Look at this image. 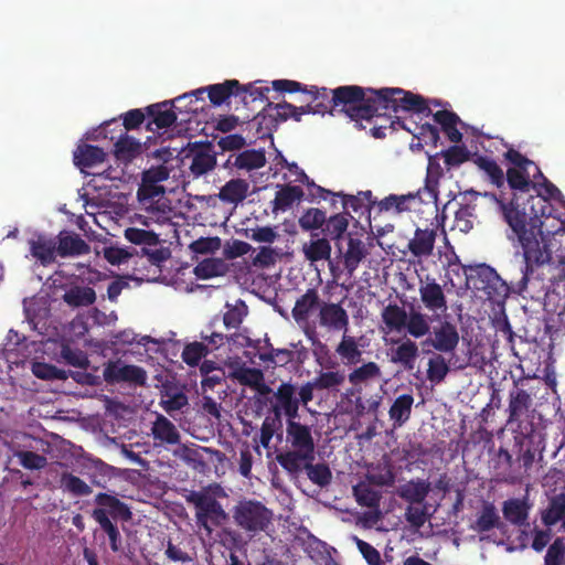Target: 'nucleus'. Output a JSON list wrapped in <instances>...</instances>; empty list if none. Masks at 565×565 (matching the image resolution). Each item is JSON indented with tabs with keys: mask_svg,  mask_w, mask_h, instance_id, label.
<instances>
[{
	"mask_svg": "<svg viewBox=\"0 0 565 565\" xmlns=\"http://www.w3.org/2000/svg\"><path fill=\"white\" fill-rule=\"evenodd\" d=\"M109 140L114 142V154L120 161H131L140 152L141 143L130 137L128 132L111 135Z\"/></svg>",
	"mask_w": 565,
	"mask_h": 565,
	"instance_id": "c756f323",
	"label": "nucleus"
},
{
	"mask_svg": "<svg viewBox=\"0 0 565 565\" xmlns=\"http://www.w3.org/2000/svg\"><path fill=\"white\" fill-rule=\"evenodd\" d=\"M185 158L191 159L189 169L195 178L209 173L216 167V152L210 141L189 142Z\"/></svg>",
	"mask_w": 565,
	"mask_h": 565,
	"instance_id": "1a4fd4ad",
	"label": "nucleus"
},
{
	"mask_svg": "<svg viewBox=\"0 0 565 565\" xmlns=\"http://www.w3.org/2000/svg\"><path fill=\"white\" fill-rule=\"evenodd\" d=\"M318 320L320 327L329 331L348 332L349 330V315L340 303L322 302L318 312Z\"/></svg>",
	"mask_w": 565,
	"mask_h": 565,
	"instance_id": "2eb2a0df",
	"label": "nucleus"
},
{
	"mask_svg": "<svg viewBox=\"0 0 565 565\" xmlns=\"http://www.w3.org/2000/svg\"><path fill=\"white\" fill-rule=\"evenodd\" d=\"M95 503L98 505L95 510H104L109 519L115 521H129L131 519L129 507L115 495L100 492L95 497Z\"/></svg>",
	"mask_w": 565,
	"mask_h": 565,
	"instance_id": "b1692460",
	"label": "nucleus"
},
{
	"mask_svg": "<svg viewBox=\"0 0 565 565\" xmlns=\"http://www.w3.org/2000/svg\"><path fill=\"white\" fill-rule=\"evenodd\" d=\"M207 96L214 106H221L231 96L238 97L243 89L242 84L237 79H226L223 83L206 86Z\"/></svg>",
	"mask_w": 565,
	"mask_h": 565,
	"instance_id": "c85d7f7f",
	"label": "nucleus"
},
{
	"mask_svg": "<svg viewBox=\"0 0 565 565\" xmlns=\"http://www.w3.org/2000/svg\"><path fill=\"white\" fill-rule=\"evenodd\" d=\"M55 242L57 256L62 258L87 255L90 252L89 244L74 232L61 231Z\"/></svg>",
	"mask_w": 565,
	"mask_h": 565,
	"instance_id": "a211bd4d",
	"label": "nucleus"
},
{
	"mask_svg": "<svg viewBox=\"0 0 565 565\" xmlns=\"http://www.w3.org/2000/svg\"><path fill=\"white\" fill-rule=\"evenodd\" d=\"M459 343V333L456 326L449 321H443L434 328L431 337L427 338L423 345L433 347L436 351L450 353Z\"/></svg>",
	"mask_w": 565,
	"mask_h": 565,
	"instance_id": "4468645a",
	"label": "nucleus"
},
{
	"mask_svg": "<svg viewBox=\"0 0 565 565\" xmlns=\"http://www.w3.org/2000/svg\"><path fill=\"white\" fill-rule=\"evenodd\" d=\"M231 512L234 524L250 537L266 532L273 523V511L256 499L238 500Z\"/></svg>",
	"mask_w": 565,
	"mask_h": 565,
	"instance_id": "423d86ee",
	"label": "nucleus"
},
{
	"mask_svg": "<svg viewBox=\"0 0 565 565\" xmlns=\"http://www.w3.org/2000/svg\"><path fill=\"white\" fill-rule=\"evenodd\" d=\"M210 353V348L204 342L186 343L182 350V361L189 366H198L203 358Z\"/></svg>",
	"mask_w": 565,
	"mask_h": 565,
	"instance_id": "4d7b16f0",
	"label": "nucleus"
},
{
	"mask_svg": "<svg viewBox=\"0 0 565 565\" xmlns=\"http://www.w3.org/2000/svg\"><path fill=\"white\" fill-rule=\"evenodd\" d=\"M418 195L417 193H407V194H390L384 198L380 203L381 211H394L396 213H402L411 210V202H413Z\"/></svg>",
	"mask_w": 565,
	"mask_h": 565,
	"instance_id": "8fccbe9b",
	"label": "nucleus"
},
{
	"mask_svg": "<svg viewBox=\"0 0 565 565\" xmlns=\"http://www.w3.org/2000/svg\"><path fill=\"white\" fill-rule=\"evenodd\" d=\"M277 462L291 476H298L305 470V465L308 461H313L315 456L305 454L297 450H288L277 455Z\"/></svg>",
	"mask_w": 565,
	"mask_h": 565,
	"instance_id": "473e14b6",
	"label": "nucleus"
},
{
	"mask_svg": "<svg viewBox=\"0 0 565 565\" xmlns=\"http://www.w3.org/2000/svg\"><path fill=\"white\" fill-rule=\"evenodd\" d=\"M382 320L390 330L402 331L407 321V312L396 303L387 305L382 311Z\"/></svg>",
	"mask_w": 565,
	"mask_h": 565,
	"instance_id": "09e8293b",
	"label": "nucleus"
},
{
	"mask_svg": "<svg viewBox=\"0 0 565 565\" xmlns=\"http://www.w3.org/2000/svg\"><path fill=\"white\" fill-rule=\"evenodd\" d=\"M174 104V99H169L143 107V128L151 134L143 141V156L149 164L143 169V226L147 227L154 217L158 222L168 221L171 211L164 186L159 182L169 178L167 163L172 160L173 151L168 142L180 132Z\"/></svg>",
	"mask_w": 565,
	"mask_h": 565,
	"instance_id": "f257e3e1",
	"label": "nucleus"
},
{
	"mask_svg": "<svg viewBox=\"0 0 565 565\" xmlns=\"http://www.w3.org/2000/svg\"><path fill=\"white\" fill-rule=\"evenodd\" d=\"M441 157L445 160V164L448 169L459 167L463 162L468 161L471 157L470 151L465 146L454 145L446 150L440 151Z\"/></svg>",
	"mask_w": 565,
	"mask_h": 565,
	"instance_id": "69168bd1",
	"label": "nucleus"
},
{
	"mask_svg": "<svg viewBox=\"0 0 565 565\" xmlns=\"http://www.w3.org/2000/svg\"><path fill=\"white\" fill-rule=\"evenodd\" d=\"M532 405V394L521 386V380L514 381L513 388L509 393L507 424H518L520 427L521 418L531 409Z\"/></svg>",
	"mask_w": 565,
	"mask_h": 565,
	"instance_id": "f8f14e48",
	"label": "nucleus"
},
{
	"mask_svg": "<svg viewBox=\"0 0 565 565\" xmlns=\"http://www.w3.org/2000/svg\"><path fill=\"white\" fill-rule=\"evenodd\" d=\"M103 376L106 383H134L141 385V369L135 365H127L122 361H109L104 371Z\"/></svg>",
	"mask_w": 565,
	"mask_h": 565,
	"instance_id": "dca6fc26",
	"label": "nucleus"
},
{
	"mask_svg": "<svg viewBox=\"0 0 565 565\" xmlns=\"http://www.w3.org/2000/svg\"><path fill=\"white\" fill-rule=\"evenodd\" d=\"M332 194L342 198V206L347 212L348 210H352L355 213L363 214L365 211H369L374 203L372 201L371 191H361L356 195L344 194L342 192Z\"/></svg>",
	"mask_w": 565,
	"mask_h": 565,
	"instance_id": "c03bdc74",
	"label": "nucleus"
},
{
	"mask_svg": "<svg viewBox=\"0 0 565 565\" xmlns=\"http://www.w3.org/2000/svg\"><path fill=\"white\" fill-rule=\"evenodd\" d=\"M321 301L319 292L316 288H309L295 302L291 316L298 324L307 323L309 317L320 307Z\"/></svg>",
	"mask_w": 565,
	"mask_h": 565,
	"instance_id": "412c9836",
	"label": "nucleus"
},
{
	"mask_svg": "<svg viewBox=\"0 0 565 565\" xmlns=\"http://www.w3.org/2000/svg\"><path fill=\"white\" fill-rule=\"evenodd\" d=\"M502 216L511 228L509 238L518 242L524 258L521 279L516 282V291H525L535 266L550 263L552 258L548 245L541 230V218L550 217L554 207L548 199L537 191L536 195L526 194L512 198L509 202L498 200Z\"/></svg>",
	"mask_w": 565,
	"mask_h": 565,
	"instance_id": "f03ea898",
	"label": "nucleus"
},
{
	"mask_svg": "<svg viewBox=\"0 0 565 565\" xmlns=\"http://www.w3.org/2000/svg\"><path fill=\"white\" fill-rule=\"evenodd\" d=\"M413 404L414 397L412 394H402L395 398L388 411L394 427H401L409 419Z\"/></svg>",
	"mask_w": 565,
	"mask_h": 565,
	"instance_id": "ea45409f",
	"label": "nucleus"
},
{
	"mask_svg": "<svg viewBox=\"0 0 565 565\" xmlns=\"http://www.w3.org/2000/svg\"><path fill=\"white\" fill-rule=\"evenodd\" d=\"M530 508L526 499H508L502 504V513L508 522L521 526L529 518Z\"/></svg>",
	"mask_w": 565,
	"mask_h": 565,
	"instance_id": "f704fd0d",
	"label": "nucleus"
},
{
	"mask_svg": "<svg viewBox=\"0 0 565 565\" xmlns=\"http://www.w3.org/2000/svg\"><path fill=\"white\" fill-rule=\"evenodd\" d=\"M303 190L298 185L282 184L278 185V191L273 201V211H287L294 203L300 202L303 199Z\"/></svg>",
	"mask_w": 565,
	"mask_h": 565,
	"instance_id": "2f4dec72",
	"label": "nucleus"
},
{
	"mask_svg": "<svg viewBox=\"0 0 565 565\" xmlns=\"http://www.w3.org/2000/svg\"><path fill=\"white\" fill-rule=\"evenodd\" d=\"M449 372L448 363L441 354H435L428 361L427 379L434 384L441 383Z\"/></svg>",
	"mask_w": 565,
	"mask_h": 565,
	"instance_id": "680f3d73",
	"label": "nucleus"
},
{
	"mask_svg": "<svg viewBox=\"0 0 565 565\" xmlns=\"http://www.w3.org/2000/svg\"><path fill=\"white\" fill-rule=\"evenodd\" d=\"M430 492V482L416 479L402 484L397 489V495L409 504H423Z\"/></svg>",
	"mask_w": 565,
	"mask_h": 565,
	"instance_id": "cd10ccee",
	"label": "nucleus"
},
{
	"mask_svg": "<svg viewBox=\"0 0 565 565\" xmlns=\"http://www.w3.org/2000/svg\"><path fill=\"white\" fill-rule=\"evenodd\" d=\"M306 114H326V107L312 104H306L302 106H295L287 102L271 103L268 102L266 106L259 111L254 121L257 125V134L264 138L270 136L273 130H276L279 124L292 118L296 121H300L301 117Z\"/></svg>",
	"mask_w": 565,
	"mask_h": 565,
	"instance_id": "39448f33",
	"label": "nucleus"
},
{
	"mask_svg": "<svg viewBox=\"0 0 565 565\" xmlns=\"http://www.w3.org/2000/svg\"><path fill=\"white\" fill-rule=\"evenodd\" d=\"M267 347H269V351L259 354L262 361L279 366H285L294 361L295 353L292 350L274 349L269 343H267Z\"/></svg>",
	"mask_w": 565,
	"mask_h": 565,
	"instance_id": "338daca9",
	"label": "nucleus"
},
{
	"mask_svg": "<svg viewBox=\"0 0 565 565\" xmlns=\"http://www.w3.org/2000/svg\"><path fill=\"white\" fill-rule=\"evenodd\" d=\"M465 273L467 282L470 284L473 289L483 291L488 298L495 299L507 296L508 286L492 267L480 264L469 266Z\"/></svg>",
	"mask_w": 565,
	"mask_h": 565,
	"instance_id": "6e6552de",
	"label": "nucleus"
},
{
	"mask_svg": "<svg viewBox=\"0 0 565 565\" xmlns=\"http://www.w3.org/2000/svg\"><path fill=\"white\" fill-rule=\"evenodd\" d=\"M504 178L509 186L519 192L514 193L513 198L521 196L523 199L524 195L530 193L531 189H536L535 182L531 181L527 169L509 168Z\"/></svg>",
	"mask_w": 565,
	"mask_h": 565,
	"instance_id": "e433bc0d",
	"label": "nucleus"
},
{
	"mask_svg": "<svg viewBox=\"0 0 565 565\" xmlns=\"http://www.w3.org/2000/svg\"><path fill=\"white\" fill-rule=\"evenodd\" d=\"M334 113L344 114L363 129V120L371 121L374 117L392 111L393 105L402 103L407 107L419 106L422 99L403 88L383 87L375 89L359 85H343L332 89L330 102Z\"/></svg>",
	"mask_w": 565,
	"mask_h": 565,
	"instance_id": "7ed1b4c3",
	"label": "nucleus"
},
{
	"mask_svg": "<svg viewBox=\"0 0 565 565\" xmlns=\"http://www.w3.org/2000/svg\"><path fill=\"white\" fill-rule=\"evenodd\" d=\"M419 296L427 310L431 312H445L447 310L446 296L441 286L435 279L420 285Z\"/></svg>",
	"mask_w": 565,
	"mask_h": 565,
	"instance_id": "4be33fe9",
	"label": "nucleus"
},
{
	"mask_svg": "<svg viewBox=\"0 0 565 565\" xmlns=\"http://www.w3.org/2000/svg\"><path fill=\"white\" fill-rule=\"evenodd\" d=\"M505 524L501 521L495 505L492 502L484 501L471 529L478 533H484L493 529L502 530Z\"/></svg>",
	"mask_w": 565,
	"mask_h": 565,
	"instance_id": "393cba45",
	"label": "nucleus"
},
{
	"mask_svg": "<svg viewBox=\"0 0 565 565\" xmlns=\"http://www.w3.org/2000/svg\"><path fill=\"white\" fill-rule=\"evenodd\" d=\"M436 238V227H417L413 237L407 243V252L413 257V259H409V263H422L423 259L430 257L434 254Z\"/></svg>",
	"mask_w": 565,
	"mask_h": 565,
	"instance_id": "9b49d317",
	"label": "nucleus"
},
{
	"mask_svg": "<svg viewBox=\"0 0 565 565\" xmlns=\"http://www.w3.org/2000/svg\"><path fill=\"white\" fill-rule=\"evenodd\" d=\"M316 390L319 391H338L341 385L345 382L344 371H326L320 372L315 379Z\"/></svg>",
	"mask_w": 565,
	"mask_h": 565,
	"instance_id": "864d4df0",
	"label": "nucleus"
},
{
	"mask_svg": "<svg viewBox=\"0 0 565 565\" xmlns=\"http://www.w3.org/2000/svg\"><path fill=\"white\" fill-rule=\"evenodd\" d=\"M335 353L344 365H355L362 360V350L359 348L356 338L349 335L347 332H343L342 339L335 348Z\"/></svg>",
	"mask_w": 565,
	"mask_h": 565,
	"instance_id": "4c0bfd02",
	"label": "nucleus"
},
{
	"mask_svg": "<svg viewBox=\"0 0 565 565\" xmlns=\"http://www.w3.org/2000/svg\"><path fill=\"white\" fill-rule=\"evenodd\" d=\"M473 162L481 171L486 173L492 184L497 185L498 188L503 186L505 182L503 170L493 159L476 154Z\"/></svg>",
	"mask_w": 565,
	"mask_h": 565,
	"instance_id": "de8ad7c7",
	"label": "nucleus"
},
{
	"mask_svg": "<svg viewBox=\"0 0 565 565\" xmlns=\"http://www.w3.org/2000/svg\"><path fill=\"white\" fill-rule=\"evenodd\" d=\"M313 461H308L305 465V470L309 480L319 486L320 488H324L331 483L332 472L328 465L326 463H312Z\"/></svg>",
	"mask_w": 565,
	"mask_h": 565,
	"instance_id": "bf43d9fd",
	"label": "nucleus"
},
{
	"mask_svg": "<svg viewBox=\"0 0 565 565\" xmlns=\"http://www.w3.org/2000/svg\"><path fill=\"white\" fill-rule=\"evenodd\" d=\"M105 158L103 148L88 143L78 145L73 154L74 164L82 171L104 162Z\"/></svg>",
	"mask_w": 565,
	"mask_h": 565,
	"instance_id": "bb28decb",
	"label": "nucleus"
},
{
	"mask_svg": "<svg viewBox=\"0 0 565 565\" xmlns=\"http://www.w3.org/2000/svg\"><path fill=\"white\" fill-rule=\"evenodd\" d=\"M417 358L418 347L416 342L406 339L397 348L392 349L390 361L395 364H401L406 371H412L415 367Z\"/></svg>",
	"mask_w": 565,
	"mask_h": 565,
	"instance_id": "7c9ffc66",
	"label": "nucleus"
},
{
	"mask_svg": "<svg viewBox=\"0 0 565 565\" xmlns=\"http://www.w3.org/2000/svg\"><path fill=\"white\" fill-rule=\"evenodd\" d=\"M356 502L362 507L379 509L381 501V492L369 484L359 483L353 488Z\"/></svg>",
	"mask_w": 565,
	"mask_h": 565,
	"instance_id": "5fc2aeb1",
	"label": "nucleus"
},
{
	"mask_svg": "<svg viewBox=\"0 0 565 565\" xmlns=\"http://www.w3.org/2000/svg\"><path fill=\"white\" fill-rule=\"evenodd\" d=\"M248 191V183L243 179H232L220 190L218 198L226 203L237 204L242 202Z\"/></svg>",
	"mask_w": 565,
	"mask_h": 565,
	"instance_id": "79ce46f5",
	"label": "nucleus"
},
{
	"mask_svg": "<svg viewBox=\"0 0 565 565\" xmlns=\"http://www.w3.org/2000/svg\"><path fill=\"white\" fill-rule=\"evenodd\" d=\"M61 488L75 497H84L92 493V488L84 480L70 472L62 475Z\"/></svg>",
	"mask_w": 565,
	"mask_h": 565,
	"instance_id": "052dcab7",
	"label": "nucleus"
},
{
	"mask_svg": "<svg viewBox=\"0 0 565 565\" xmlns=\"http://www.w3.org/2000/svg\"><path fill=\"white\" fill-rule=\"evenodd\" d=\"M565 564V537L558 536L548 546L544 557V565Z\"/></svg>",
	"mask_w": 565,
	"mask_h": 565,
	"instance_id": "774afa93",
	"label": "nucleus"
},
{
	"mask_svg": "<svg viewBox=\"0 0 565 565\" xmlns=\"http://www.w3.org/2000/svg\"><path fill=\"white\" fill-rule=\"evenodd\" d=\"M380 376V366L375 362L370 361L350 372L348 379L352 385L358 386Z\"/></svg>",
	"mask_w": 565,
	"mask_h": 565,
	"instance_id": "603ef678",
	"label": "nucleus"
},
{
	"mask_svg": "<svg viewBox=\"0 0 565 565\" xmlns=\"http://www.w3.org/2000/svg\"><path fill=\"white\" fill-rule=\"evenodd\" d=\"M96 292L92 287H74L64 295V301L72 307H84L94 303Z\"/></svg>",
	"mask_w": 565,
	"mask_h": 565,
	"instance_id": "3c124183",
	"label": "nucleus"
},
{
	"mask_svg": "<svg viewBox=\"0 0 565 565\" xmlns=\"http://www.w3.org/2000/svg\"><path fill=\"white\" fill-rule=\"evenodd\" d=\"M326 222V212L316 207H310L306 210L303 214L299 217V225L303 231H313L322 228Z\"/></svg>",
	"mask_w": 565,
	"mask_h": 565,
	"instance_id": "e2e57ef3",
	"label": "nucleus"
},
{
	"mask_svg": "<svg viewBox=\"0 0 565 565\" xmlns=\"http://www.w3.org/2000/svg\"><path fill=\"white\" fill-rule=\"evenodd\" d=\"M228 269L230 266L225 260L221 258H206L194 267V275L199 279H210L226 275Z\"/></svg>",
	"mask_w": 565,
	"mask_h": 565,
	"instance_id": "a19ab883",
	"label": "nucleus"
},
{
	"mask_svg": "<svg viewBox=\"0 0 565 565\" xmlns=\"http://www.w3.org/2000/svg\"><path fill=\"white\" fill-rule=\"evenodd\" d=\"M405 520L409 525L416 530L424 526L429 519L428 504H409L405 510Z\"/></svg>",
	"mask_w": 565,
	"mask_h": 565,
	"instance_id": "0e129e2a",
	"label": "nucleus"
},
{
	"mask_svg": "<svg viewBox=\"0 0 565 565\" xmlns=\"http://www.w3.org/2000/svg\"><path fill=\"white\" fill-rule=\"evenodd\" d=\"M270 412L273 415L287 419H296L299 416V399L296 396V386L289 382H282L271 395Z\"/></svg>",
	"mask_w": 565,
	"mask_h": 565,
	"instance_id": "9d476101",
	"label": "nucleus"
},
{
	"mask_svg": "<svg viewBox=\"0 0 565 565\" xmlns=\"http://www.w3.org/2000/svg\"><path fill=\"white\" fill-rule=\"evenodd\" d=\"M185 500L194 507L196 526L211 537L214 530L223 526L228 521V513L221 502L204 491H191Z\"/></svg>",
	"mask_w": 565,
	"mask_h": 565,
	"instance_id": "0eeeda50",
	"label": "nucleus"
},
{
	"mask_svg": "<svg viewBox=\"0 0 565 565\" xmlns=\"http://www.w3.org/2000/svg\"><path fill=\"white\" fill-rule=\"evenodd\" d=\"M395 125L401 126L403 129L412 132L415 137L423 139L426 143H430L435 148L438 146L440 139L439 130L431 124H422L416 127L418 131H413L399 117H396V120H391L388 128L395 129Z\"/></svg>",
	"mask_w": 565,
	"mask_h": 565,
	"instance_id": "a18cd8bd",
	"label": "nucleus"
},
{
	"mask_svg": "<svg viewBox=\"0 0 565 565\" xmlns=\"http://www.w3.org/2000/svg\"><path fill=\"white\" fill-rule=\"evenodd\" d=\"M430 116H433L436 124L440 125L441 130L451 142L458 143L462 140V134L457 128V125L461 120L456 113L443 109L431 114Z\"/></svg>",
	"mask_w": 565,
	"mask_h": 565,
	"instance_id": "c9c22d12",
	"label": "nucleus"
},
{
	"mask_svg": "<svg viewBox=\"0 0 565 565\" xmlns=\"http://www.w3.org/2000/svg\"><path fill=\"white\" fill-rule=\"evenodd\" d=\"M92 518L99 524L100 529L107 534L113 552H118L121 546V536L118 527L106 515L104 510H93Z\"/></svg>",
	"mask_w": 565,
	"mask_h": 565,
	"instance_id": "49530a36",
	"label": "nucleus"
},
{
	"mask_svg": "<svg viewBox=\"0 0 565 565\" xmlns=\"http://www.w3.org/2000/svg\"><path fill=\"white\" fill-rule=\"evenodd\" d=\"M170 256V249L162 245L154 249L143 247V281H159L162 278L163 264Z\"/></svg>",
	"mask_w": 565,
	"mask_h": 565,
	"instance_id": "f3484780",
	"label": "nucleus"
},
{
	"mask_svg": "<svg viewBox=\"0 0 565 565\" xmlns=\"http://www.w3.org/2000/svg\"><path fill=\"white\" fill-rule=\"evenodd\" d=\"M477 199L478 193L475 191L466 192L460 203L459 209L455 213L452 230H458L461 233H468L473 227V220L476 218L477 204L468 200V198Z\"/></svg>",
	"mask_w": 565,
	"mask_h": 565,
	"instance_id": "a878e982",
	"label": "nucleus"
},
{
	"mask_svg": "<svg viewBox=\"0 0 565 565\" xmlns=\"http://www.w3.org/2000/svg\"><path fill=\"white\" fill-rule=\"evenodd\" d=\"M409 335L418 339L429 333L430 327L427 317L420 311L412 310L407 316L405 328Z\"/></svg>",
	"mask_w": 565,
	"mask_h": 565,
	"instance_id": "6e6d98bb",
	"label": "nucleus"
},
{
	"mask_svg": "<svg viewBox=\"0 0 565 565\" xmlns=\"http://www.w3.org/2000/svg\"><path fill=\"white\" fill-rule=\"evenodd\" d=\"M302 254L305 258L315 264L318 262H329L330 270L333 274V264L331 262V244L328 238L320 237L319 234L313 233L309 242L302 244Z\"/></svg>",
	"mask_w": 565,
	"mask_h": 565,
	"instance_id": "aec40b11",
	"label": "nucleus"
},
{
	"mask_svg": "<svg viewBox=\"0 0 565 565\" xmlns=\"http://www.w3.org/2000/svg\"><path fill=\"white\" fill-rule=\"evenodd\" d=\"M267 160L264 149H247L237 154H232L227 159L226 166H232L237 170L253 171L265 167Z\"/></svg>",
	"mask_w": 565,
	"mask_h": 565,
	"instance_id": "5701e85b",
	"label": "nucleus"
},
{
	"mask_svg": "<svg viewBox=\"0 0 565 565\" xmlns=\"http://www.w3.org/2000/svg\"><path fill=\"white\" fill-rule=\"evenodd\" d=\"M151 433L154 439L170 445L179 443L180 439V435L175 426L161 414L157 415V419L152 425Z\"/></svg>",
	"mask_w": 565,
	"mask_h": 565,
	"instance_id": "37998d69",
	"label": "nucleus"
},
{
	"mask_svg": "<svg viewBox=\"0 0 565 565\" xmlns=\"http://www.w3.org/2000/svg\"><path fill=\"white\" fill-rule=\"evenodd\" d=\"M286 443L291 450L301 451L315 456V440L311 428L295 419L286 422Z\"/></svg>",
	"mask_w": 565,
	"mask_h": 565,
	"instance_id": "ddd939ff",
	"label": "nucleus"
},
{
	"mask_svg": "<svg viewBox=\"0 0 565 565\" xmlns=\"http://www.w3.org/2000/svg\"><path fill=\"white\" fill-rule=\"evenodd\" d=\"M541 520L548 527L558 522L565 526V493L555 494L550 499L547 508L541 513Z\"/></svg>",
	"mask_w": 565,
	"mask_h": 565,
	"instance_id": "58836bf2",
	"label": "nucleus"
},
{
	"mask_svg": "<svg viewBox=\"0 0 565 565\" xmlns=\"http://www.w3.org/2000/svg\"><path fill=\"white\" fill-rule=\"evenodd\" d=\"M178 344V341L170 338L143 335V351L147 355L143 360V387H154L159 391V405L170 416L189 406L186 385L164 365L166 362L172 361L170 355H177Z\"/></svg>",
	"mask_w": 565,
	"mask_h": 565,
	"instance_id": "20e7f679",
	"label": "nucleus"
},
{
	"mask_svg": "<svg viewBox=\"0 0 565 565\" xmlns=\"http://www.w3.org/2000/svg\"><path fill=\"white\" fill-rule=\"evenodd\" d=\"M28 244L30 255L40 265L47 267L55 263L57 256L55 238L44 234H36L28 241Z\"/></svg>",
	"mask_w": 565,
	"mask_h": 565,
	"instance_id": "6ab92c4d",
	"label": "nucleus"
},
{
	"mask_svg": "<svg viewBox=\"0 0 565 565\" xmlns=\"http://www.w3.org/2000/svg\"><path fill=\"white\" fill-rule=\"evenodd\" d=\"M349 226V212L338 213L327 218L323 233L331 239H340Z\"/></svg>",
	"mask_w": 565,
	"mask_h": 565,
	"instance_id": "13d9d810",
	"label": "nucleus"
},
{
	"mask_svg": "<svg viewBox=\"0 0 565 565\" xmlns=\"http://www.w3.org/2000/svg\"><path fill=\"white\" fill-rule=\"evenodd\" d=\"M367 250L360 238L349 236L348 248L343 254V266L350 277L353 276L360 263L366 257Z\"/></svg>",
	"mask_w": 565,
	"mask_h": 565,
	"instance_id": "72a5a7b5",
	"label": "nucleus"
}]
</instances>
